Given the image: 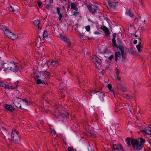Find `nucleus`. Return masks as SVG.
Returning a JSON list of instances; mask_svg holds the SVG:
<instances>
[{
	"label": "nucleus",
	"instance_id": "nucleus-44",
	"mask_svg": "<svg viewBox=\"0 0 151 151\" xmlns=\"http://www.w3.org/2000/svg\"><path fill=\"white\" fill-rule=\"evenodd\" d=\"M114 55H111L109 58V59L110 60H111L114 58Z\"/></svg>",
	"mask_w": 151,
	"mask_h": 151
},
{
	"label": "nucleus",
	"instance_id": "nucleus-36",
	"mask_svg": "<svg viewBox=\"0 0 151 151\" xmlns=\"http://www.w3.org/2000/svg\"><path fill=\"white\" fill-rule=\"evenodd\" d=\"M86 29L87 31H89L90 30V26L89 25L86 26Z\"/></svg>",
	"mask_w": 151,
	"mask_h": 151
},
{
	"label": "nucleus",
	"instance_id": "nucleus-48",
	"mask_svg": "<svg viewBox=\"0 0 151 151\" xmlns=\"http://www.w3.org/2000/svg\"><path fill=\"white\" fill-rule=\"evenodd\" d=\"M38 4L39 6H41V5H42L41 2H38Z\"/></svg>",
	"mask_w": 151,
	"mask_h": 151
},
{
	"label": "nucleus",
	"instance_id": "nucleus-27",
	"mask_svg": "<svg viewBox=\"0 0 151 151\" xmlns=\"http://www.w3.org/2000/svg\"><path fill=\"white\" fill-rule=\"evenodd\" d=\"M126 14L127 15L131 17H133L134 16L133 14L129 10L126 12Z\"/></svg>",
	"mask_w": 151,
	"mask_h": 151
},
{
	"label": "nucleus",
	"instance_id": "nucleus-4",
	"mask_svg": "<svg viewBox=\"0 0 151 151\" xmlns=\"http://www.w3.org/2000/svg\"><path fill=\"white\" fill-rule=\"evenodd\" d=\"M13 102V104L17 107L22 109H24V108H22L21 104H22V106L27 105L28 104L27 101L17 97H14Z\"/></svg>",
	"mask_w": 151,
	"mask_h": 151
},
{
	"label": "nucleus",
	"instance_id": "nucleus-25",
	"mask_svg": "<svg viewBox=\"0 0 151 151\" xmlns=\"http://www.w3.org/2000/svg\"><path fill=\"white\" fill-rule=\"evenodd\" d=\"M71 9H73L74 10L78 9V8L76 6L75 4L74 3H72L70 5Z\"/></svg>",
	"mask_w": 151,
	"mask_h": 151
},
{
	"label": "nucleus",
	"instance_id": "nucleus-28",
	"mask_svg": "<svg viewBox=\"0 0 151 151\" xmlns=\"http://www.w3.org/2000/svg\"><path fill=\"white\" fill-rule=\"evenodd\" d=\"M141 44V43L140 42H139V44L138 45H136V47H137L139 52H140L141 51V50L140 49Z\"/></svg>",
	"mask_w": 151,
	"mask_h": 151
},
{
	"label": "nucleus",
	"instance_id": "nucleus-53",
	"mask_svg": "<svg viewBox=\"0 0 151 151\" xmlns=\"http://www.w3.org/2000/svg\"><path fill=\"white\" fill-rule=\"evenodd\" d=\"M3 128L4 130L5 129L6 130V129L5 128H3Z\"/></svg>",
	"mask_w": 151,
	"mask_h": 151
},
{
	"label": "nucleus",
	"instance_id": "nucleus-58",
	"mask_svg": "<svg viewBox=\"0 0 151 151\" xmlns=\"http://www.w3.org/2000/svg\"><path fill=\"white\" fill-rule=\"evenodd\" d=\"M64 143L65 144V142H64Z\"/></svg>",
	"mask_w": 151,
	"mask_h": 151
},
{
	"label": "nucleus",
	"instance_id": "nucleus-6",
	"mask_svg": "<svg viewBox=\"0 0 151 151\" xmlns=\"http://www.w3.org/2000/svg\"><path fill=\"white\" fill-rule=\"evenodd\" d=\"M3 31L6 36L12 40H15L18 37L17 35L12 33L5 27V29H4Z\"/></svg>",
	"mask_w": 151,
	"mask_h": 151
},
{
	"label": "nucleus",
	"instance_id": "nucleus-60",
	"mask_svg": "<svg viewBox=\"0 0 151 151\" xmlns=\"http://www.w3.org/2000/svg\"><path fill=\"white\" fill-rule=\"evenodd\" d=\"M69 6H68V7H69Z\"/></svg>",
	"mask_w": 151,
	"mask_h": 151
},
{
	"label": "nucleus",
	"instance_id": "nucleus-15",
	"mask_svg": "<svg viewBox=\"0 0 151 151\" xmlns=\"http://www.w3.org/2000/svg\"><path fill=\"white\" fill-rule=\"evenodd\" d=\"M34 24L37 27L38 29L39 30H40L41 27V25L40 23V21L38 20H35L33 22Z\"/></svg>",
	"mask_w": 151,
	"mask_h": 151
},
{
	"label": "nucleus",
	"instance_id": "nucleus-12",
	"mask_svg": "<svg viewBox=\"0 0 151 151\" xmlns=\"http://www.w3.org/2000/svg\"><path fill=\"white\" fill-rule=\"evenodd\" d=\"M117 88L122 91V92H124L126 91V89L125 87L121 83H118L117 84Z\"/></svg>",
	"mask_w": 151,
	"mask_h": 151
},
{
	"label": "nucleus",
	"instance_id": "nucleus-35",
	"mask_svg": "<svg viewBox=\"0 0 151 151\" xmlns=\"http://www.w3.org/2000/svg\"><path fill=\"white\" fill-rule=\"evenodd\" d=\"M37 83V84H40L42 83H43V82L42 81H41L40 79H38L36 80Z\"/></svg>",
	"mask_w": 151,
	"mask_h": 151
},
{
	"label": "nucleus",
	"instance_id": "nucleus-20",
	"mask_svg": "<svg viewBox=\"0 0 151 151\" xmlns=\"http://www.w3.org/2000/svg\"><path fill=\"white\" fill-rule=\"evenodd\" d=\"M59 37L63 42L65 43L66 41V38L64 35L63 34H60Z\"/></svg>",
	"mask_w": 151,
	"mask_h": 151
},
{
	"label": "nucleus",
	"instance_id": "nucleus-32",
	"mask_svg": "<svg viewBox=\"0 0 151 151\" xmlns=\"http://www.w3.org/2000/svg\"><path fill=\"white\" fill-rule=\"evenodd\" d=\"M76 12H73V15L74 16H78L79 14V12H78V9L77 10H76Z\"/></svg>",
	"mask_w": 151,
	"mask_h": 151
},
{
	"label": "nucleus",
	"instance_id": "nucleus-29",
	"mask_svg": "<svg viewBox=\"0 0 151 151\" xmlns=\"http://www.w3.org/2000/svg\"><path fill=\"white\" fill-rule=\"evenodd\" d=\"M50 131L52 135L54 136H56V132L54 129H52V128H50Z\"/></svg>",
	"mask_w": 151,
	"mask_h": 151
},
{
	"label": "nucleus",
	"instance_id": "nucleus-54",
	"mask_svg": "<svg viewBox=\"0 0 151 151\" xmlns=\"http://www.w3.org/2000/svg\"><path fill=\"white\" fill-rule=\"evenodd\" d=\"M91 128H92V130H94V128H93V127H91Z\"/></svg>",
	"mask_w": 151,
	"mask_h": 151
},
{
	"label": "nucleus",
	"instance_id": "nucleus-23",
	"mask_svg": "<svg viewBox=\"0 0 151 151\" xmlns=\"http://www.w3.org/2000/svg\"><path fill=\"white\" fill-rule=\"evenodd\" d=\"M131 142V139L128 137L126 139V144L128 146H130L131 145H130Z\"/></svg>",
	"mask_w": 151,
	"mask_h": 151
},
{
	"label": "nucleus",
	"instance_id": "nucleus-31",
	"mask_svg": "<svg viewBox=\"0 0 151 151\" xmlns=\"http://www.w3.org/2000/svg\"><path fill=\"white\" fill-rule=\"evenodd\" d=\"M109 5L112 8H113V9L115 8V6L114 5V4H113V3H112L109 2Z\"/></svg>",
	"mask_w": 151,
	"mask_h": 151
},
{
	"label": "nucleus",
	"instance_id": "nucleus-56",
	"mask_svg": "<svg viewBox=\"0 0 151 151\" xmlns=\"http://www.w3.org/2000/svg\"><path fill=\"white\" fill-rule=\"evenodd\" d=\"M67 114L68 115H69V114L68 113H67Z\"/></svg>",
	"mask_w": 151,
	"mask_h": 151
},
{
	"label": "nucleus",
	"instance_id": "nucleus-50",
	"mask_svg": "<svg viewBox=\"0 0 151 151\" xmlns=\"http://www.w3.org/2000/svg\"><path fill=\"white\" fill-rule=\"evenodd\" d=\"M96 57H96V56H95L94 55H93V56H92V58L93 59L95 58V59H96Z\"/></svg>",
	"mask_w": 151,
	"mask_h": 151
},
{
	"label": "nucleus",
	"instance_id": "nucleus-43",
	"mask_svg": "<svg viewBox=\"0 0 151 151\" xmlns=\"http://www.w3.org/2000/svg\"><path fill=\"white\" fill-rule=\"evenodd\" d=\"M120 73V70L117 69L116 70V75L117 76L119 75V73Z\"/></svg>",
	"mask_w": 151,
	"mask_h": 151
},
{
	"label": "nucleus",
	"instance_id": "nucleus-26",
	"mask_svg": "<svg viewBox=\"0 0 151 151\" xmlns=\"http://www.w3.org/2000/svg\"><path fill=\"white\" fill-rule=\"evenodd\" d=\"M128 51L129 53L132 54L133 55H135V52L134 51L133 48L132 47H130L129 48Z\"/></svg>",
	"mask_w": 151,
	"mask_h": 151
},
{
	"label": "nucleus",
	"instance_id": "nucleus-30",
	"mask_svg": "<svg viewBox=\"0 0 151 151\" xmlns=\"http://www.w3.org/2000/svg\"><path fill=\"white\" fill-rule=\"evenodd\" d=\"M48 36V33H47V32L46 31L44 30V32H43V37L44 38V37H47V36Z\"/></svg>",
	"mask_w": 151,
	"mask_h": 151
},
{
	"label": "nucleus",
	"instance_id": "nucleus-57",
	"mask_svg": "<svg viewBox=\"0 0 151 151\" xmlns=\"http://www.w3.org/2000/svg\"><path fill=\"white\" fill-rule=\"evenodd\" d=\"M39 38H40V36H39Z\"/></svg>",
	"mask_w": 151,
	"mask_h": 151
},
{
	"label": "nucleus",
	"instance_id": "nucleus-37",
	"mask_svg": "<svg viewBox=\"0 0 151 151\" xmlns=\"http://www.w3.org/2000/svg\"><path fill=\"white\" fill-rule=\"evenodd\" d=\"M4 29H5V26L3 25H0V31L1 30L3 31Z\"/></svg>",
	"mask_w": 151,
	"mask_h": 151
},
{
	"label": "nucleus",
	"instance_id": "nucleus-19",
	"mask_svg": "<svg viewBox=\"0 0 151 151\" xmlns=\"http://www.w3.org/2000/svg\"><path fill=\"white\" fill-rule=\"evenodd\" d=\"M57 64H58V62L57 61H51L50 62V65H48V67L50 68V65L51 66L50 67H53V66L57 65Z\"/></svg>",
	"mask_w": 151,
	"mask_h": 151
},
{
	"label": "nucleus",
	"instance_id": "nucleus-55",
	"mask_svg": "<svg viewBox=\"0 0 151 151\" xmlns=\"http://www.w3.org/2000/svg\"><path fill=\"white\" fill-rule=\"evenodd\" d=\"M87 38L88 39L90 40V38H88V37H87Z\"/></svg>",
	"mask_w": 151,
	"mask_h": 151
},
{
	"label": "nucleus",
	"instance_id": "nucleus-46",
	"mask_svg": "<svg viewBox=\"0 0 151 151\" xmlns=\"http://www.w3.org/2000/svg\"><path fill=\"white\" fill-rule=\"evenodd\" d=\"M84 35H81V37L83 38L84 39H86V37L85 36V37H84Z\"/></svg>",
	"mask_w": 151,
	"mask_h": 151
},
{
	"label": "nucleus",
	"instance_id": "nucleus-45",
	"mask_svg": "<svg viewBox=\"0 0 151 151\" xmlns=\"http://www.w3.org/2000/svg\"><path fill=\"white\" fill-rule=\"evenodd\" d=\"M59 21H60L61 19V17H62V14H59Z\"/></svg>",
	"mask_w": 151,
	"mask_h": 151
},
{
	"label": "nucleus",
	"instance_id": "nucleus-3",
	"mask_svg": "<svg viewBox=\"0 0 151 151\" xmlns=\"http://www.w3.org/2000/svg\"><path fill=\"white\" fill-rule=\"evenodd\" d=\"M117 51L115 53V60L117 61L118 60L119 62L122 61L124 59L125 53L124 49L123 47L119 45L118 48L117 47Z\"/></svg>",
	"mask_w": 151,
	"mask_h": 151
},
{
	"label": "nucleus",
	"instance_id": "nucleus-16",
	"mask_svg": "<svg viewBox=\"0 0 151 151\" xmlns=\"http://www.w3.org/2000/svg\"><path fill=\"white\" fill-rule=\"evenodd\" d=\"M113 148L114 150H120L122 149L123 147L122 145L120 144H118L117 145H114Z\"/></svg>",
	"mask_w": 151,
	"mask_h": 151
},
{
	"label": "nucleus",
	"instance_id": "nucleus-49",
	"mask_svg": "<svg viewBox=\"0 0 151 151\" xmlns=\"http://www.w3.org/2000/svg\"><path fill=\"white\" fill-rule=\"evenodd\" d=\"M46 8L47 9H50V6L49 5H47Z\"/></svg>",
	"mask_w": 151,
	"mask_h": 151
},
{
	"label": "nucleus",
	"instance_id": "nucleus-5",
	"mask_svg": "<svg viewBox=\"0 0 151 151\" xmlns=\"http://www.w3.org/2000/svg\"><path fill=\"white\" fill-rule=\"evenodd\" d=\"M7 137L8 139L16 143H18L20 140L19 132L16 130H12L11 135L8 134Z\"/></svg>",
	"mask_w": 151,
	"mask_h": 151
},
{
	"label": "nucleus",
	"instance_id": "nucleus-22",
	"mask_svg": "<svg viewBox=\"0 0 151 151\" xmlns=\"http://www.w3.org/2000/svg\"><path fill=\"white\" fill-rule=\"evenodd\" d=\"M96 63V64H96H98V66L99 67L100 65V63H101V60L100 59H99L98 57H97L95 59Z\"/></svg>",
	"mask_w": 151,
	"mask_h": 151
},
{
	"label": "nucleus",
	"instance_id": "nucleus-7",
	"mask_svg": "<svg viewBox=\"0 0 151 151\" xmlns=\"http://www.w3.org/2000/svg\"><path fill=\"white\" fill-rule=\"evenodd\" d=\"M96 93V99L100 101L104 100L103 97L105 96V93L101 91H97Z\"/></svg>",
	"mask_w": 151,
	"mask_h": 151
},
{
	"label": "nucleus",
	"instance_id": "nucleus-41",
	"mask_svg": "<svg viewBox=\"0 0 151 151\" xmlns=\"http://www.w3.org/2000/svg\"><path fill=\"white\" fill-rule=\"evenodd\" d=\"M68 151H73V147H69L68 149Z\"/></svg>",
	"mask_w": 151,
	"mask_h": 151
},
{
	"label": "nucleus",
	"instance_id": "nucleus-39",
	"mask_svg": "<svg viewBox=\"0 0 151 151\" xmlns=\"http://www.w3.org/2000/svg\"><path fill=\"white\" fill-rule=\"evenodd\" d=\"M60 115L63 117H64L66 116L65 113H63L62 112H60Z\"/></svg>",
	"mask_w": 151,
	"mask_h": 151
},
{
	"label": "nucleus",
	"instance_id": "nucleus-59",
	"mask_svg": "<svg viewBox=\"0 0 151 151\" xmlns=\"http://www.w3.org/2000/svg\"><path fill=\"white\" fill-rule=\"evenodd\" d=\"M69 6H68V7H69Z\"/></svg>",
	"mask_w": 151,
	"mask_h": 151
},
{
	"label": "nucleus",
	"instance_id": "nucleus-62",
	"mask_svg": "<svg viewBox=\"0 0 151 151\" xmlns=\"http://www.w3.org/2000/svg\"><path fill=\"white\" fill-rule=\"evenodd\" d=\"M74 12H76V11H75Z\"/></svg>",
	"mask_w": 151,
	"mask_h": 151
},
{
	"label": "nucleus",
	"instance_id": "nucleus-17",
	"mask_svg": "<svg viewBox=\"0 0 151 151\" xmlns=\"http://www.w3.org/2000/svg\"><path fill=\"white\" fill-rule=\"evenodd\" d=\"M116 35V34L114 33L113 35V38L112 39V45L113 46H115V47H117V45H116V40H115Z\"/></svg>",
	"mask_w": 151,
	"mask_h": 151
},
{
	"label": "nucleus",
	"instance_id": "nucleus-42",
	"mask_svg": "<svg viewBox=\"0 0 151 151\" xmlns=\"http://www.w3.org/2000/svg\"><path fill=\"white\" fill-rule=\"evenodd\" d=\"M117 79L119 81H122L121 76L120 75L117 76Z\"/></svg>",
	"mask_w": 151,
	"mask_h": 151
},
{
	"label": "nucleus",
	"instance_id": "nucleus-2",
	"mask_svg": "<svg viewBox=\"0 0 151 151\" xmlns=\"http://www.w3.org/2000/svg\"><path fill=\"white\" fill-rule=\"evenodd\" d=\"M145 142V140L141 137L137 139H132L131 144L134 150L139 151L141 150Z\"/></svg>",
	"mask_w": 151,
	"mask_h": 151
},
{
	"label": "nucleus",
	"instance_id": "nucleus-47",
	"mask_svg": "<svg viewBox=\"0 0 151 151\" xmlns=\"http://www.w3.org/2000/svg\"><path fill=\"white\" fill-rule=\"evenodd\" d=\"M137 40H135L133 41V43L135 44L137 43Z\"/></svg>",
	"mask_w": 151,
	"mask_h": 151
},
{
	"label": "nucleus",
	"instance_id": "nucleus-11",
	"mask_svg": "<svg viewBox=\"0 0 151 151\" xmlns=\"http://www.w3.org/2000/svg\"><path fill=\"white\" fill-rule=\"evenodd\" d=\"M134 35L135 37H138L137 39L140 41H141L143 38L142 33L139 30L136 32Z\"/></svg>",
	"mask_w": 151,
	"mask_h": 151
},
{
	"label": "nucleus",
	"instance_id": "nucleus-34",
	"mask_svg": "<svg viewBox=\"0 0 151 151\" xmlns=\"http://www.w3.org/2000/svg\"><path fill=\"white\" fill-rule=\"evenodd\" d=\"M88 135L93 138L96 137V136L95 134L92 133H88Z\"/></svg>",
	"mask_w": 151,
	"mask_h": 151
},
{
	"label": "nucleus",
	"instance_id": "nucleus-8",
	"mask_svg": "<svg viewBox=\"0 0 151 151\" xmlns=\"http://www.w3.org/2000/svg\"><path fill=\"white\" fill-rule=\"evenodd\" d=\"M49 75L50 73L47 71H41L40 73V76H36V77L37 78L39 77H40L44 79L47 78Z\"/></svg>",
	"mask_w": 151,
	"mask_h": 151
},
{
	"label": "nucleus",
	"instance_id": "nucleus-21",
	"mask_svg": "<svg viewBox=\"0 0 151 151\" xmlns=\"http://www.w3.org/2000/svg\"><path fill=\"white\" fill-rule=\"evenodd\" d=\"M108 88L109 89V90L110 91V93L111 94H113L114 96H115V94L114 92L113 89H112L111 85L110 84H108Z\"/></svg>",
	"mask_w": 151,
	"mask_h": 151
},
{
	"label": "nucleus",
	"instance_id": "nucleus-38",
	"mask_svg": "<svg viewBox=\"0 0 151 151\" xmlns=\"http://www.w3.org/2000/svg\"><path fill=\"white\" fill-rule=\"evenodd\" d=\"M9 10L10 11L14 12V10L13 8L11 6H10L9 8Z\"/></svg>",
	"mask_w": 151,
	"mask_h": 151
},
{
	"label": "nucleus",
	"instance_id": "nucleus-52",
	"mask_svg": "<svg viewBox=\"0 0 151 151\" xmlns=\"http://www.w3.org/2000/svg\"><path fill=\"white\" fill-rule=\"evenodd\" d=\"M50 0V3H52V0Z\"/></svg>",
	"mask_w": 151,
	"mask_h": 151
},
{
	"label": "nucleus",
	"instance_id": "nucleus-18",
	"mask_svg": "<svg viewBox=\"0 0 151 151\" xmlns=\"http://www.w3.org/2000/svg\"><path fill=\"white\" fill-rule=\"evenodd\" d=\"M101 28L104 31L106 35H108L109 34V32L108 30V29L105 26H102L101 27Z\"/></svg>",
	"mask_w": 151,
	"mask_h": 151
},
{
	"label": "nucleus",
	"instance_id": "nucleus-10",
	"mask_svg": "<svg viewBox=\"0 0 151 151\" xmlns=\"http://www.w3.org/2000/svg\"><path fill=\"white\" fill-rule=\"evenodd\" d=\"M0 86L9 89H14L17 88V86L14 87L12 86H9L8 85L5 84L4 82L0 81Z\"/></svg>",
	"mask_w": 151,
	"mask_h": 151
},
{
	"label": "nucleus",
	"instance_id": "nucleus-24",
	"mask_svg": "<svg viewBox=\"0 0 151 151\" xmlns=\"http://www.w3.org/2000/svg\"><path fill=\"white\" fill-rule=\"evenodd\" d=\"M123 96L124 97L128 99H132V96L126 94H123Z\"/></svg>",
	"mask_w": 151,
	"mask_h": 151
},
{
	"label": "nucleus",
	"instance_id": "nucleus-40",
	"mask_svg": "<svg viewBox=\"0 0 151 151\" xmlns=\"http://www.w3.org/2000/svg\"><path fill=\"white\" fill-rule=\"evenodd\" d=\"M57 13L58 14H61L60 13V9L59 8V7L57 8Z\"/></svg>",
	"mask_w": 151,
	"mask_h": 151
},
{
	"label": "nucleus",
	"instance_id": "nucleus-14",
	"mask_svg": "<svg viewBox=\"0 0 151 151\" xmlns=\"http://www.w3.org/2000/svg\"><path fill=\"white\" fill-rule=\"evenodd\" d=\"M5 110H7L10 112L13 111L14 110V108L12 106L10 105H6L5 106Z\"/></svg>",
	"mask_w": 151,
	"mask_h": 151
},
{
	"label": "nucleus",
	"instance_id": "nucleus-13",
	"mask_svg": "<svg viewBox=\"0 0 151 151\" xmlns=\"http://www.w3.org/2000/svg\"><path fill=\"white\" fill-rule=\"evenodd\" d=\"M142 132H145L149 135H151V127H147L142 130Z\"/></svg>",
	"mask_w": 151,
	"mask_h": 151
},
{
	"label": "nucleus",
	"instance_id": "nucleus-1",
	"mask_svg": "<svg viewBox=\"0 0 151 151\" xmlns=\"http://www.w3.org/2000/svg\"><path fill=\"white\" fill-rule=\"evenodd\" d=\"M1 68L0 67V70H3L6 72L8 69L10 70L16 72L18 70V68L16 63L12 61L11 62H7L6 63H3L1 65Z\"/></svg>",
	"mask_w": 151,
	"mask_h": 151
},
{
	"label": "nucleus",
	"instance_id": "nucleus-33",
	"mask_svg": "<svg viewBox=\"0 0 151 151\" xmlns=\"http://www.w3.org/2000/svg\"><path fill=\"white\" fill-rule=\"evenodd\" d=\"M67 45L68 44V47H70L71 46V43L69 39L67 38Z\"/></svg>",
	"mask_w": 151,
	"mask_h": 151
},
{
	"label": "nucleus",
	"instance_id": "nucleus-61",
	"mask_svg": "<svg viewBox=\"0 0 151 151\" xmlns=\"http://www.w3.org/2000/svg\"><path fill=\"white\" fill-rule=\"evenodd\" d=\"M69 6H68V7H69Z\"/></svg>",
	"mask_w": 151,
	"mask_h": 151
},
{
	"label": "nucleus",
	"instance_id": "nucleus-9",
	"mask_svg": "<svg viewBox=\"0 0 151 151\" xmlns=\"http://www.w3.org/2000/svg\"><path fill=\"white\" fill-rule=\"evenodd\" d=\"M87 7L89 11L92 13L95 14L96 12V10L97 9V7L96 6L93 5L91 6L88 5Z\"/></svg>",
	"mask_w": 151,
	"mask_h": 151
},
{
	"label": "nucleus",
	"instance_id": "nucleus-51",
	"mask_svg": "<svg viewBox=\"0 0 151 151\" xmlns=\"http://www.w3.org/2000/svg\"><path fill=\"white\" fill-rule=\"evenodd\" d=\"M95 34H99L100 33L99 32H95Z\"/></svg>",
	"mask_w": 151,
	"mask_h": 151
}]
</instances>
